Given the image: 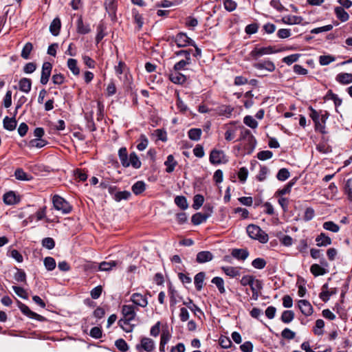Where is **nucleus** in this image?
<instances>
[{"mask_svg": "<svg viewBox=\"0 0 352 352\" xmlns=\"http://www.w3.org/2000/svg\"><path fill=\"white\" fill-rule=\"evenodd\" d=\"M297 178L294 177L290 180L282 189L278 190L275 195L278 197H283L285 195L289 194L292 186L296 184Z\"/></svg>", "mask_w": 352, "mask_h": 352, "instance_id": "2eb2a0df", "label": "nucleus"}, {"mask_svg": "<svg viewBox=\"0 0 352 352\" xmlns=\"http://www.w3.org/2000/svg\"><path fill=\"white\" fill-rule=\"evenodd\" d=\"M145 189L146 184L142 181H138L132 186V191L136 195L142 193Z\"/></svg>", "mask_w": 352, "mask_h": 352, "instance_id": "2f4dec72", "label": "nucleus"}, {"mask_svg": "<svg viewBox=\"0 0 352 352\" xmlns=\"http://www.w3.org/2000/svg\"><path fill=\"white\" fill-rule=\"evenodd\" d=\"M316 149L318 151L322 154H327L332 151L331 146L327 144L326 142L319 143L316 146Z\"/></svg>", "mask_w": 352, "mask_h": 352, "instance_id": "c03bdc74", "label": "nucleus"}, {"mask_svg": "<svg viewBox=\"0 0 352 352\" xmlns=\"http://www.w3.org/2000/svg\"><path fill=\"white\" fill-rule=\"evenodd\" d=\"M300 54H291V55H289L287 56H285L284 57L283 59H282V61L283 63H285V64L288 65H292V63L298 61V58L300 57Z\"/></svg>", "mask_w": 352, "mask_h": 352, "instance_id": "de8ad7c7", "label": "nucleus"}, {"mask_svg": "<svg viewBox=\"0 0 352 352\" xmlns=\"http://www.w3.org/2000/svg\"><path fill=\"white\" fill-rule=\"evenodd\" d=\"M253 67L256 69L262 70L265 69L270 72H272L276 69L274 63L270 60H263L253 63Z\"/></svg>", "mask_w": 352, "mask_h": 352, "instance_id": "6e6552de", "label": "nucleus"}, {"mask_svg": "<svg viewBox=\"0 0 352 352\" xmlns=\"http://www.w3.org/2000/svg\"><path fill=\"white\" fill-rule=\"evenodd\" d=\"M336 80L341 84H349L352 82V74L340 73L337 75Z\"/></svg>", "mask_w": 352, "mask_h": 352, "instance_id": "c756f323", "label": "nucleus"}, {"mask_svg": "<svg viewBox=\"0 0 352 352\" xmlns=\"http://www.w3.org/2000/svg\"><path fill=\"white\" fill-rule=\"evenodd\" d=\"M254 279H255V278L253 276L245 275L241 278V279L240 280V283L243 286H247V285L250 286L252 284V282L254 280Z\"/></svg>", "mask_w": 352, "mask_h": 352, "instance_id": "69168bd1", "label": "nucleus"}, {"mask_svg": "<svg viewBox=\"0 0 352 352\" xmlns=\"http://www.w3.org/2000/svg\"><path fill=\"white\" fill-rule=\"evenodd\" d=\"M61 27L60 21L58 18H55L50 24V31L54 36H57L59 34Z\"/></svg>", "mask_w": 352, "mask_h": 352, "instance_id": "cd10ccee", "label": "nucleus"}, {"mask_svg": "<svg viewBox=\"0 0 352 352\" xmlns=\"http://www.w3.org/2000/svg\"><path fill=\"white\" fill-rule=\"evenodd\" d=\"M345 192L349 199L352 201V179H349L345 184Z\"/></svg>", "mask_w": 352, "mask_h": 352, "instance_id": "774afa93", "label": "nucleus"}, {"mask_svg": "<svg viewBox=\"0 0 352 352\" xmlns=\"http://www.w3.org/2000/svg\"><path fill=\"white\" fill-rule=\"evenodd\" d=\"M131 320H127L124 318H121L118 321L119 326L126 333L131 332L133 330L134 324H131Z\"/></svg>", "mask_w": 352, "mask_h": 352, "instance_id": "7c9ffc66", "label": "nucleus"}, {"mask_svg": "<svg viewBox=\"0 0 352 352\" xmlns=\"http://www.w3.org/2000/svg\"><path fill=\"white\" fill-rule=\"evenodd\" d=\"M18 306L21 311L28 317L36 319L38 321H43L45 320L43 316L31 311L26 305L22 303L20 301L18 302Z\"/></svg>", "mask_w": 352, "mask_h": 352, "instance_id": "0eeeda50", "label": "nucleus"}, {"mask_svg": "<svg viewBox=\"0 0 352 352\" xmlns=\"http://www.w3.org/2000/svg\"><path fill=\"white\" fill-rule=\"evenodd\" d=\"M47 142L41 138H36L30 140L28 143L30 148H41L47 144Z\"/></svg>", "mask_w": 352, "mask_h": 352, "instance_id": "473e14b6", "label": "nucleus"}, {"mask_svg": "<svg viewBox=\"0 0 352 352\" xmlns=\"http://www.w3.org/2000/svg\"><path fill=\"white\" fill-rule=\"evenodd\" d=\"M211 282L217 287L221 294L225 293L224 281L222 278L216 276L212 279Z\"/></svg>", "mask_w": 352, "mask_h": 352, "instance_id": "ea45409f", "label": "nucleus"}, {"mask_svg": "<svg viewBox=\"0 0 352 352\" xmlns=\"http://www.w3.org/2000/svg\"><path fill=\"white\" fill-rule=\"evenodd\" d=\"M336 60V58L331 55H322L319 57V63L321 65H327Z\"/></svg>", "mask_w": 352, "mask_h": 352, "instance_id": "5fc2aeb1", "label": "nucleus"}, {"mask_svg": "<svg viewBox=\"0 0 352 352\" xmlns=\"http://www.w3.org/2000/svg\"><path fill=\"white\" fill-rule=\"evenodd\" d=\"M252 265L258 270L263 269L266 265V261L262 258H256L252 262Z\"/></svg>", "mask_w": 352, "mask_h": 352, "instance_id": "052dcab7", "label": "nucleus"}, {"mask_svg": "<svg viewBox=\"0 0 352 352\" xmlns=\"http://www.w3.org/2000/svg\"><path fill=\"white\" fill-rule=\"evenodd\" d=\"M208 217V214L197 212L192 215L191 221L194 225H199L206 221Z\"/></svg>", "mask_w": 352, "mask_h": 352, "instance_id": "c85d7f7f", "label": "nucleus"}, {"mask_svg": "<svg viewBox=\"0 0 352 352\" xmlns=\"http://www.w3.org/2000/svg\"><path fill=\"white\" fill-rule=\"evenodd\" d=\"M169 79L175 84L182 85L186 82V78L184 74L175 70L170 74Z\"/></svg>", "mask_w": 352, "mask_h": 352, "instance_id": "f3484780", "label": "nucleus"}, {"mask_svg": "<svg viewBox=\"0 0 352 352\" xmlns=\"http://www.w3.org/2000/svg\"><path fill=\"white\" fill-rule=\"evenodd\" d=\"M310 271L315 276L324 275L326 274V270L324 268L322 267L318 264H314L310 267Z\"/></svg>", "mask_w": 352, "mask_h": 352, "instance_id": "58836bf2", "label": "nucleus"}, {"mask_svg": "<svg viewBox=\"0 0 352 352\" xmlns=\"http://www.w3.org/2000/svg\"><path fill=\"white\" fill-rule=\"evenodd\" d=\"M90 31L91 30L89 25H85L81 18L78 19L77 21V32L79 34H85L89 33Z\"/></svg>", "mask_w": 352, "mask_h": 352, "instance_id": "e433bc0d", "label": "nucleus"}, {"mask_svg": "<svg viewBox=\"0 0 352 352\" xmlns=\"http://www.w3.org/2000/svg\"><path fill=\"white\" fill-rule=\"evenodd\" d=\"M174 41L179 47H184L187 45L195 46V42L186 34L183 32L177 34L174 38Z\"/></svg>", "mask_w": 352, "mask_h": 352, "instance_id": "423d86ee", "label": "nucleus"}, {"mask_svg": "<svg viewBox=\"0 0 352 352\" xmlns=\"http://www.w3.org/2000/svg\"><path fill=\"white\" fill-rule=\"evenodd\" d=\"M44 265L47 270L52 271L56 267V261L54 258L47 256L44 259Z\"/></svg>", "mask_w": 352, "mask_h": 352, "instance_id": "13d9d810", "label": "nucleus"}, {"mask_svg": "<svg viewBox=\"0 0 352 352\" xmlns=\"http://www.w3.org/2000/svg\"><path fill=\"white\" fill-rule=\"evenodd\" d=\"M234 110L231 106L223 105L219 107V113L221 116L230 117Z\"/></svg>", "mask_w": 352, "mask_h": 352, "instance_id": "09e8293b", "label": "nucleus"}, {"mask_svg": "<svg viewBox=\"0 0 352 352\" xmlns=\"http://www.w3.org/2000/svg\"><path fill=\"white\" fill-rule=\"evenodd\" d=\"M225 274L230 277H235L239 274V271L234 267H222Z\"/></svg>", "mask_w": 352, "mask_h": 352, "instance_id": "6e6d98bb", "label": "nucleus"}, {"mask_svg": "<svg viewBox=\"0 0 352 352\" xmlns=\"http://www.w3.org/2000/svg\"><path fill=\"white\" fill-rule=\"evenodd\" d=\"M290 176V173H289V171L288 170V169L285 168H280L277 175H276V178L279 180V181H285L286 179H287Z\"/></svg>", "mask_w": 352, "mask_h": 352, "instance_id": "8fccbe9b", "label": "nucleus"}, {"mask_svg": "<svg viewBox=\"0 0 352 352\" xmlns=\"http://www.w3.org/2000/svg\"><path fill=\"white\" fill-rule=\"evenodd\" d=\"M294 318V313L291 310L284 311L281 316V320L284 323H289Z\"/></svg>", "mask_w": 352, "mask_h": 352, "instance_id": "a19ab883", "label": "nucleus"}, {"mask_svg": "<svg viewBox=\"0 0 352 352\" xmlns=\"http://www.w3.org/2000/svg\"><path fill=\"white\" fill-rule=\"evenodd\" d=\"M14 176L16 179L21 181H30L32 178L22 168H17L14 172Z\"/></svg>", "mask_w": 352, "mask_h": 352, "instance_id": "f704fd0d", "label": "nucleus"}, {"mask_svg": "<svg viewBox=\"0 0 352 352\" xmlns=\"http://www.w3.org/2000/svg\"><path fill=\"white\" fill-rule=\"evenodd\" d=\"M128 164L129 166H131L135 169L140 168L142 165L141 161L135 152L130 153L129 157L128 158Z\"/></svg>", "mask_w": 352, "mask_h": 352, "instance_id": "412c9836", "label": "nucleus"}, {"mask_svg": "<svg viewBox=\"0 0 352 352\" xmlns=\"http://www.w3.org/2000/svg\"><path fill=\"white\" fill-rule=\"evenodd\" d=\"M52 202L55 209L60 210L63 214H68L72 210V207L69 203L58 195L53 197Z\"/></svg>", "mask_w": 352, "mask_h": 352, "instance_id": "7ed1b4c3", "label": "nucleus"}, {"mask_svg": "<svg viewBox=\"0 0 352 352\" xmlns=\"http://www.w3.org/2000/svg\"><path fill=\"white\" fill-rule=\"evenodd\" d=\"M175 204L182 210H186L188 207L186 198L184 196H177L175 198Z\"/></svg>", "mask_w": 352, "mask_h": 352, "instance_id": "4c0bfd02", "label": "nucleus"}, {"mask_svg": "<svg viewBox=\"0 0 352 352\" xmlns=\"http://www.w3.org/2000/svg\"><path fill=\"white\" fill-rule=\"evenodd\" d=\"M42 245L44 248L52 250L55 246L54 240L51 237H46L42 240Z\"/></svg>", "mask_w": 352, "mask_h": 352, "instance_id": "0e129e2a", "label": "nucleus"}, {"mask_svg": "<svg viewBox=\"0 0 352 352\" xmlns=\"http://www.w3.org/2000/svg\"><path fill=\"white\" fill-rule=\"evenodd\" d=\"M33 49V45L31 43H27L23 50H22V52H21V57L23 58L24 59H28L29 58V56H30V52H32Z\"/></svg>", "mask_w": 352, "mask_h": 352, "instance_id": "864d4df0", "label": "nucleus"}, {"mask_svg": "<svg viewBox=\"0 0 352 352\" xmlns=\"http://www.w3.org/2000/svg\"><path fill=\"white\" fill-rule=\"evenodd\" d=\"M282 21L287 25L300 24L302 21V18L299 16L287 15L282 18Z\"/></svg>", "mask_w": 352, "mask_h": 352, "instance_id": "6ab92c4d", "label": "nucleus"}, {"mask_svg": "<svg viewBox=\"0 0 352 352\" xmlns=\"http://www.w3.org/2000/svg\"><path fill=\"white\" fill-rule=\"evenodd\" d=\"M323 228L324 229L333 232H338L340 230L338 225L331 221L324 222L323 223Z\"/></svg>", "mask_w": 352, "mask_h": 352, "instance_id": "603ef678", "label": "nucleus"}, {"mask_svg": "<svg viewBox=\"0 0 352 352\" xmlns=\"http://www.w3.org/2000/svg\"><path fill=\"white\" fill-rule=\"evenodd\" d=\"M52 69V65L49 62H45L42 66V72L41 76V83L43 85H46L49 80L50 76L51 75V72Z\"/></svg>", "mask_w": 352, "mask_h": 352, "instance_id": "1a4fd4ad", "label": "nucleus"}, {"mask_svg": "<svg viewBox=\"0 0 352 352\" xmlns=\"http://www.w3.org/2000/svg\"><path fill=\"white\" fill-rule=\"evenodd\" d=\"M20 91L24 93H29L32 87V81L30 78H23L19 82Z\"/></svg>", "mask_w": 352, "mask_h": 352, "instance_id": "aec40b11", "label": "nucleus"}, {"mask_svg": "<svg viewBox=\"0 0 352 352\" xmlns=\"http://www.w3.org/2000/svg\"><path fill=\"white\" fill-rule=\"evenodd\" d=\"M243 122L252 129H256L258 126V122L251 116H246L243 119Z\"/></svg>", "mask_w": 352, "mask_h": 352, "instance_id": "680f3d73", "label": "nucleus"}, {"mask_svg": "<svg viewBox=\"0 0 352 352\" xmlns=\"http://www.w3.org/2000/svg\"><path fill=\"white\" fill-rule=\"evenodd\" d=\"M224 8L228 12L236 10L237 3L234 0H223Z\"/></svg>", "mask_w": 352, "mask_h": 352, "instance_id": "bf43d9fd", "label": "nucleus"}, {"mask_svg": "<svg viewBox=\"0 0 352 352\" xmlns=\"http://www.w3.org/2000/svg\"><path fill=\"white\" fill-rule=\"evenodd\" d=\"M140 142L137 145V148L142 151H144L148 146V140L145 135L142 134L139 138Z\"/></svg>", "mask_w": 352, "mask_h": 352, "instance_id": "4d7b16f0", "label": "nucleus"}, {"mask_svg": "<svg viewBox=\"0 0 352 352\" xmlns=\"http://www.w3.org/2000/svg\"><path fill=\"white\" fill-rule=\"evenodd\" d=\"M273 153L270 151H262L257 153V157L260 160H266L272 158Z\"/></svg>", "mask_w": 352, "mask_h": 352, "instance_id": "338daca9", "label": "nucleus"}, {"mask_svg": "<svg viewBox=\"0 0 352 352\" xmlns=\"http://www.w3.org/2000/svg\"><path fill=\"white\" fill-rule=\"evenodd\" d=\"M131 300L136 305L141 307H146L148 305V300L146 296L140 293H134L131 295Z\"/></svg>", "mask_w": 352, "mask_h": 352, "instance_id": "ddd939ff", "label": "nucleus"}, {"mask_svg": "<svg viewBox=\"0 0 352 352\" xmlns=\"http://www.w3.org/2000/svg\"><path fill=\"white\" fill-rule=\"evenodd\" d=\"M3 201L8 205H13L19 202V199L13 191H10L4 195Z\"/></svg>", "mask_w": 352, "mask_h": 352, "instance_id": "4be33fe9", "label": "nucleus"}, {"mask_svg": "<svg viewBox=\"0 0 352 352\" xmlns=\"http://www.w3.org/2000/svg\"><path fill=\"white\" fill-rule=\"evenodd\" d=\"M204 202V197L201 195H196L193 198L192 207L195 210H198L203 205Z\"/></svg>", "mask_w": 352, "mask_h": 352, "instance_id": "3c124183", "label": "nucleus"}, {"mask_svg": "<svg viewBox=\"0 0 352 352\" xmlns=\"http://www.w3.org/2000/svg\"><path fill=\"white\" fill-rule=\"evenodd\" d=\"M105 9L112 20L116 19L117 5L115 0H105Z\"/></svg>", "mask_w": 352, "mask_h": 352, "instance_id": "f8f14e48", "label": "nucleus"}, {"mask_svg": "<svg viewBox=\"0 0 352 352\" xmlns=\"http://www.w3.org/2000/svg\"><path fill=\"white\" fill-rule=\"evenodd\" d=\"M122 314L123 315L122 318L126 319L127 320H133L136 316L135 307L131 305H123L122 307Z\"/></svg>", "mask_w": 352, "mask_h": 352, "instance_id": "9d476101", "label": "nucleus"}, {"mask_svg": "<svg viewBox=\"0 0 352 352\" xmlns=\"http://www.w3.org/2000/svg\"><path fill=\"white\" fill-rule=\"evenodd\" d=\"M250 287L252 292V298L254 300H257L259 297L261 290L263 289L262 281L258 279H254Z\"/></svg>", "mask_w": 352, "mask_h": 352, "instance_id": "9b49d317", "label": "nucleus"}, {"mask_svg": "<svg viewBox=\"0 0 352 352\" xmlns=\"http://www.w3.org/2000/svg\"><path fill=\"white\" fill-rule=\"evenodd\" d=\"M316 241L317 242L318 246H327L331 243V238L324 233H320V234L316 237Z\"/></svg>", "mask_w": 352, "mask_h": 352, "instance_id": "a878e982", "label": "nucleus"}, {"mask_svg": "<svg viewBox=\"0 0 352 352\" xmlns=\"http://www.w3.org/2000/svg\"><path fill=\"white\" fill-rule=\"evenodd\" d=\"M334 12L336 17L342 22H345L349 20V15L342 7H336Z\"/></svg>", "mask_w": 352, "mask_h": 352, "instance_id": "b1692460", "label": "nucleus"}, {"mask_svg": "<svg viewBox=\"0 0 352 352\" xmlns=\"http://www.w3.org/2000/svg\"><path fill=\"white\" fill-rule=\"evenodd\" d=\"M298 307L302 314L305 316H311L313 313V307L309 301L306 300H300L298 301Z\"/></svg>", "mask_w": 352, "mask_h": 352, "instance_id": "4468645a", "label": "nucleus"}, {"mask_svg": "<svg viewBox=\"0 0 352 352\" xmlns=\"http://www.w3.org/2000/svg\"><path fill=\"white\" fill-rule=\"evenodd\" d=\"M118 264L117 261H112L110 262L103 261L100 263L99 270L101 271H109L112 269V267L116 266Z\"/></svg>", "mask_w": 352, "mask_h": 352, "instance_id": "49530a36", "label": "nucleus"}, {"mask_svg": "<svg viewBox=\"0 0 352 352\" xmlns=\"http://www.w3.org/2000/svg\"><path fill=\"white\" fill-rule=\"evenodd\" d=\"M205 278L204 272H199L195 276V285L197 290L200 291L203 287V283Z\"/></svg>", "mask_w": 352, "mask_h": 352, "instance_id": "c9c22d12", "label": "nucleus"}, {"mask_svg": "<svg viewBox=\"0 0 352 352\" xmlns=\"http://www.w3.org/2000/svg\"><path fill=\"white\" fill-rule=\"evenodd\" d=\"M118 156L121 162V164L124 167H129L128 164V153L125 147H122L118 151Z\"/></svg>", "mask_w": 352, "mask_h": 352, "instance_id": "bb28decb", "label": "nucleus"}, {"mask_svg": "<svg viewBox=\"0 0 352 352\" xmlns=\"http://www.w3.org/2000/svg\"><path fill=\"white\" fill-rule=\"evenodd\" d=\"M201 130L200 129H191L188 131V137L190 140L197 141L200 139Z\"/></svg>", "mask_w": 352, "mask_h": 352, "instance_id": "a18cd8bd", "label": "nucleus"}, {"mask_svg": "<svg viewBox=\"0 0 352 352\" xmlns=\"http://www.w3.org/2000/svg\"><path fill=\"white\" fill-rule=\"evenodd\" d=\"M132 15H133L135 23H137V25L138 26V28L141 29L143 25V23H144L143 18H142V15L139 13V12L136 9L132 10Z\"/></svg>", "mask_w": 352, "mask_h": 352, "instance_id": "37998d69", "label": "nucleus"}, {"mask_svg": "<svg viewBox=\"0 0 352 352\" xmlns=\"http://www.w3.org/2000/svg\"><path fill=\"white\" fill-rule=\"evenodd\" d=\"M131 197V192L127 190L120 191L115 193L113 199L116 201H120L121 200H127Z\"/></svg>", "mask_w": 352, "mask_h": 352, "instance_id": "79ce46f5", "label": "nucleus"}, {"mask_svg": "<svg viewBox=\"0 0 352 352\" xmlns=\"http://www.w3.org/2000/svg\"><path fill=\"white\" fill-rule=\"evenodd\" d=\"M213 258V254L210 251H201L197 254L196 261L204 263L210 261Z\"/></svg>", "mask_w": 352, "mask_h": 352, "instance_id": "dca6fc26", "label": "nucleus"}, {"mask_svg": "<svg viewBox=\"0 0 352 352\" xmlns=\"http://www.w3.org/2000/svg\"><path fill=\"white\" fill-rule=\"evenodd\" d=\"M138 351L144 350L146 352H152L155 348V342L150 338L142 337L140 339V343L135 346Z\"/></svg>", "mask_w": 352, "mask_h": 352, "instance_id": "20e7f679", "label": "nucleus"}, {"mask_svg": "<svg viewBox=\"0 0 352 352\" xmlns=\"http://www.w3.org/2000/svg\"><path fill=\"white\" fill-rule=\"evenodd\" d=\"M283 50H274L272 46L263 47H254L250 52V56L253 60H258L260 57L263 55H268L274 53L281 52Z\"/></svg>", "mask_w": 352, "mask_h": 352, "instance_id": "f03ea898", "label": "nucleus"}, {"mask_svg": "<svg viewBox=\"0 0 352 352\" xmlns=\"http://www.w3.org/2000/svg\"><path fill=\"white\" fill-rule=\"evenodd\" d=\"M115 345L118 349L122 352H125L129 349L127 343L122 338L117 340L115 342Z\"/></svg>", "mask_w": 352, "mask_h": 352, "instance_id": "e2e57ef3", "label": "nucleus"}, {"mask_svg": "<svg viewBox=\"0 0 352 352\" xmlns=\"http://www.w3.org/2000/svg\"><path fill=\"white\" fill-rule=\"evenodd\" d=\"M249 255L247 250L244 249H234L232 252V256L239 260L244 261Z\"/></svg>", "mask_w": 352, "mask_h": 352, "instance_id": "393cba45", "label": "nucleus"}, {"mask_svg": "<svg viewBox=\"0 0 352 352\" xmlns=\"http://www.w3.org/2000/svg\"><path fill=\"white\" fill-rule=\"evenodd\" d=\"M209 160L210 162L212 164H219L221 163H226L227 162L224 152L223 151L217 149H213L211 151Z\"/></svg>", "mask_w": 352, "mask_h": 352, "instance_id": "39448f33", "label": "nucleus"}, {"mask_svg": "<svg viewBox=\"0 0 352 352\" xmlns=\"http://www.w3.org/2000/svg\"><path fill=\"white\" fill-rule=\"evenodd\" d=\"M164 165L166 166V171L170 173L174 171L177 162L175 160L173 155H169L164 162Z\"/></svg>", "mask_w": 352, "mask_h": 352, "instance_id": "5701e85b", "label": "nucleus"}, {"mask_svg": "<svg viewBox=\"0 0 352 352\" xmlns=\"http://www.w3.org/2000/svg\"><path fill=\"white\" fill-rule=\"evenodd\" d=\"M246 231L251 239L257 240L261 243H266L269 240L267 234L256 225H248Z\"/></svg>", "mask_w": 352, "mask_h": 352, "instance_id": "f257e3e1", "label": "nucleus"}, {"mask_svg": "<svg viewBox=\"0 0 352 352\" xmlns=\"http://www.w3.org/2000/svg\"><path fill=\"white\" fill-rule=\"evenodd\" d=\"M17 122L14 117L6 116L3 120V128L8 131H14L16 129Z\"/></svg>", "mask_w": 352, "mask_h": 352, "instance_id": "a211bd4d", "label": "nucleus"}, {"mask_svg": "<svg viewBox=\"0 0 352 352\" xmlns=\"http://www.w3.org/2000/svg\"><path fill=\"white\" fill-rule=\"evenodd\" d=\"M67 67L74 75H78L80 74V69L77 65V60L74 58H69L67 60Z\"/></svg>", "mask_w": 352, "mask_h": 352, "instance_id": "72a5a7b5", "label": "nucleus"}]
</instances>
